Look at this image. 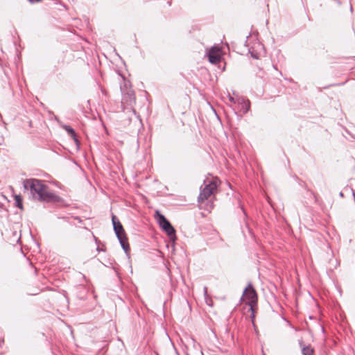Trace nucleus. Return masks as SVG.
<instances>
[{
  "label": "nucleus",
  "instance_id": "nucleus-1",
  "mask_svg": "<svg viewBox=\"0 0 355 355\" xmlns=\"http://www.w3.org/2000/svg\"><path fill=\"white\" fill-rule=\"evenodd\" d=\"M24 188L30 190L33 198L40 202L58 203L62 202V198L54 192L49 191V187L44 181L36 178L26 179L23 182Z\"/></svg>",
  "mask_w": 355,
  "mask_h": 355
},
{
  "label": "nucleus",
  "instance_id": "nucleus-2",
  "mask_svg": "<svg viewBox=\"0 0 355 355\" xmlns=\"http://www.w3.org/2000/svg\"><path fill=\"white\" fill-rule=\"evenodd\" d=\"M111 217L114 233L120 243L122 249L124 250L127 256H128L130 248L124 228L116 215L112 214Z\"/></svg>",
  "mask_w": 355,
  "mask_h": 355
},
{
  "label": "nucleus",
  "instance_id": "nucleus-3",
  "mask_svg": "<svg viewBox=\"0 0 355 355\" xmlns=\"http://www.w3.org/2000/svg\"><path fill=\"white\" fill-rule=\"evenodd\" d=\"M155 218L162 231L166 233L169 240L174 243L177 240L176 231L170 221L159 211H155Z\"/></svg>",
  "mask_w": 355,
  "mask_h": 355
},
{
  "label": "nucleus",
  "instance_id": "nucleus-4",
  "mask_svg": "<svg viewBox=\"0 0 355 355\" xmlns=\"http://www.w3.org/2000/svg\"><path fill=\"white\" fill-rule=\"evenodd\" d=\"M217 189V184L214 181H210L205 186L203 189L200 190L199 196L198 198V202H202L205 200H207L214 191Z\"/></svg>",
  "mask_w": 355,
  "mask_h": 355
},
{
  "label": "nucleus",
  "instance_id": "nucleus-5",
  "mask_svg": "<svg viewBox=\"0 0 355 355\" xmlns=\"http://www.w3.org/2000/svg\"><path fill=\"white\" fill-rule=\"evenodd\" d=\"M208 60L213 64H217L222 60L221 49L218 45L211 47L206 53Z\"/></svg>",
  "mask_w": 355,
  "mask_h": 355
},
{
  "label": "nucleus",
  "instance_id": "nucleus-6",
  "mask_svg": "<svg viewBox=\"0 0 355 355\" xmlns=\"http://www.w3.org/2000/svg\"><path fill=\"white\" fill-rule=\"evenodd\" d=\"M243 295H245L246 299L248 300V304L249 306L257 305L258 300L257 293L251 283H249L245 288Z\"/></svg>",
  "mask_w": 355,
  "mask_h": 355
},
{
  "label": "nucleus",
  "instance_id": "nucleus-7",
  "mask_svg": "<svg viewBox=\"0 0 355 355\" xmlns=\"http://www.w3.org/2000/svg\"><path fill=\"white\" fill-rule=\"evenodd\" d=\"M6 238L7 239L8 243L15 245L20 241L21 234L18 232L17 229L13 227L12 229H10V231H6Z\"/></svg>",
  "mask_w": 355,
  "mask_h": 355
},
{
  "label": "nucleus",
  "instance_id": "nucleus-8",
  "mask_svg": "<svg viewBox=\"0 0 355 355\" xmlns=\"http://www.w3.org/2000/svg\"><path fill=\"white\" fill-rule=\"evenodd\" d=\"M122 103L126 104L128 106L133 107L136 103V97L135 92L132 89H128L126 92H122Z\"/></svg>",
  "mask_w": 355,
  "mask_h": 355
},
{
  "label": "nucleus",
  "instance_id": "nucleus-9",
  "mask_svg": "<svg viewBox=\"0 0 355 355\" xmlns=\"http://www.w3.org/2000/svg\"><path fill=\"white\" fill-rule=\"evenodd\" d=\"M299 345L301 347L302 355H313L314 349L311 347V345L310 344H309L307 345H304L303 344L302 340H300Z\"/></svg>",
  "mask_w": 355,
  "mask_h": 355
},
{
  "label": "nucleus",
  "instance_id": "nucleus-10",
  "mask_svg": "<svg viewBox=\"0 0 355 355\" xmlns=\"http://www.w3.org/2000/svg\"><path fill=\"white\" fill-rule=\"evenodd\" d=\"M240 110L243 114H246L250 109V102L249 100L242 98L239 103Z\"/></svg>",
  "mask_w": 355,
  "mask_h": 355
},
{
  "label": "nucleus",
  "instance_id": "nucleus-11",
  "mask_svg": "<svg viewBox=\"0 0 355 355\" xmlns=\"http://www.w3.org/2000/svg\"><path fill=\"white\" fill-rule=\"evenodd\" d=\"M15 205L16 207L23 209V198L20 195H16L15 196Z\"/></svg>",
  "mask_w": 355,
  "mask_h": 355
},
{
  "label": "nucleus",
  "instance_id": "nucleus-12",
  "mask_svg": "<svg viewBox=\"0 0 355 355\" xmlns=\"http://www.w3.org/2000/svg\"><path fill=\"white\" fill-rule=\"evenodd\" d=\"M62 128L67 132V133L71 137H74L76 134L75 130L69 125H62Z\"/></svg>",
  "mask_w": 355,
  "mask_h": 355
},
{
  "label": "nucleus",
  "instance_id": "nucleus-13",
  "mask_svg": "<svg viewBox=\"0 0 355 355\" xmlns=\"http://www.w3.org/2000/svg\"><path fill=\"white\" fill-rule=\"evenodd\" d=\"M249 311L251 312L250 318H251L252 320H253L254 319V318H255V313H254V306H252V305L250 306Z\"/></svg>",
  "mask_w": 355,
  "mask_h": 355
},
{
  "label": "nucleus",
  "instance_id": "nucleus-14",
  "mask_svg": "<svg viewBox=\"0 0 355 355\" xmlns=\"http://www.w3.org/2000/svg\"><path fill=\"white\" fill-rule=\"evenodd\" d=\"M71 138L73 139V140L74 141V142L76 143V144L79 146H80V141L78 139V137H77V134L75 135L74 137H71Z\"/></svg>",
  "mask_w": 355,
  "mask_h": 355
},
{
  "label": "nucleus",
  "instance_id": "nucleus-15",
  "mask_svg": "<svg viewBox=\"0 0 355 355\" xmlns=\"http://www.w3.org/2000/svg\"><path fill=\"white\" fill-rule=\"evenodd\" d=\"M240 207H241V210H242V211H243V214L245 215V217H247V212H246V211H245V209L244 207H243V205H241V206H240Z\"/></svg>",
  "mask_w": 355,
  "mask_h": 355
},
{
  "label": "nucleus",
  "instance_id": "nucleus-16",
  "mask_svg": "<svg viewBox=\"0 0 355 355\" xmlns=\"http://www.w3.org/2000/svg\"><path fill=\"white\" fill-rule=\"evenodd\" d=\"M31 3H35L42 1V0H28Z\"/></svg>",
  "mask_w": 355,
  "mask_h": 355
},
{
  "label": "nucleus",
  "instance_id": "nucleus-17",
  "mask_svg": "<svg viewBox=\"0 0 355 355\" xmlns=\"http://www.w3.org/2000/svg\"><path fill=\"white\" fill-rule=\"evenodd\" d=\"M78 288L83 289V290H85V292H86V293L87 292V289L84 286H83V285H79V286H78Z\"/></svg>",
  "mask_w": 355,
  "mask_h": 355
},
{
  "label": "nucleus",
  "instance_id": "nucleus-18",
  "mask_svg": "<svg viewBox=\"0 0 355 355\" xmlns=\"http://www.w3.org/2000/svg\"><path fill=\"white\" fill-rule=\"evenodd\" d=\"M251 55L254 59H258V55L257 54L251 53Z\"/></svg>",
  "mask_w": 355,
  "mask_h": 355
},
{
  "label": "nucleus",
  "instance_id": "nucleus-19",
  "mask_svg": "<svg viewBox=\"0 0 355 355\" xmlns=\"http://www.w3.org/2000/svg\"><path fill=\"white\" fill-rule=\"evenodd\" d=\"M204 293H205V295H207V287H206V286L204 287Z\"/></svg>",
  "mask_w": 355,
  "mask_h": 355
},
{
  "label": "nucleus",
  "instance_id": "nucleus-20",
  "mask_svg": "<svg viewBox=\"0 0 355 355\" xmlns=\"http://www.w3.org/2000/svg\"><path fill=\"white\" fill-rule=\"evenodd\" d=\"M339 196L340 197H344V193L342 191H340V193H339Z\"/></svg>",
  "mask_w": 355,
  "mask_h": 355
},
{
  "label": "nucleus",
  "instance_id": "nucleus-21",
  "mask_svg": "<svg viewBox=\"0 0 355 355\" xmlns=\"http://www.w3.org/2000/svg\"><path fill=\"white\" fill-rule=\"evenodd\" d=\"M1 197L5 198V199H7L6 196L5 195L2 194V193H1Z\"/></svg>",
  "mask_w": 355,
  "mask_h": 355
},
{
  "label": "nucleus",
  "instance_id": "nucleus-22",
  "mask_svg": "<svg viewBox=\"0 0 355 355\" xmlns=\"http://www.w3.org/2000/svg\"><path fill=\"white\" fill-rule=\"evenodd\" d=\"M80 298L82 299V300L86 299V297L85 296H80Z\"/></svg>",
  "mask_w": 355,
  "mask_h": 355
},
{
  "label": "nucleus",
  "instance_id": "nucleus-23",
  "mask_svg": "<svg viewBox=\"0 0 355 355\" xmlns=\"http://www.w3.org/2000/svg\"><path fill=\"white\" fill-rule=\"evenodd\" d=\"M3 73H4V74H5L6 76H8V73H7V71H6V70H3Z\"/></svg>",
  "mask_w": 355,
  "mask_h": 355
},
{
  "label": "nucleus",
  "instance_id": "nucleus-24",
  "mask_svg": "<svg viewBox=\"0 0 355 355\" xmlns=\"http://www.w3.org/2000/svg\"><path fill=\"white\" fill-rule=\"evenodd\" d=\"M98 251H103V249H101L99 247L97 248Z\"/></svg>",
  "mask_w": 355,
  "mask_h": 355
},
{
  "label": "nucleus",
  "instance_id": "nucleus-25",
  "mask_svg": "<svg viewBox=\"0 0 355 355\" xmlns=\"http://www.w3.org/2000/svg\"><path fill=\"white\" fill-rule=\"evenodd\" d=\"M350 11L352 12L353 11V8L352 6H350Z\"/></svg>",
  "mask_w": 355,
  "mask_h": 355
},
{
  "label": "nucleus",
  "instance_id": "nucleus-26",
  "mask_svg": "<svg viewBox=\"0 0 355 355\" xmlns=\"http://www.w3.org/2000/svg\"><path fill=\"white\" fill-rule=\"evenodd\" d=\"M230 100L233 101H234L233 97H231V96H230Z\"/></svg>",
  "mask_w": 355,
  "mask_h": 355
},
{
  "label": "nucleus",
  "instance_id": "nucleus-27",
  "mask_svg": "<svg viewBox=\"0 0 355 355\" xmlns=\"http://www.w3.org/2000/svg\"><path fill=\"white\" fill-rule=\"evenodd\" d=\"M338 5H340L341 4V2L340 1H338Z\"/></svg>",
  "mask_w": 355,
  "mask_h": 355
},
{
  "label": "nucleus",
  "instance_id": "nucleus-28",
  "mask_svg": "<svg viewBox=\"0 0 355 355\" xmlns=\"http://www.w3.org/2000/svg\"><path fill=\"white\" fill-rule=\"evenodd\" d=\"M200 354L203 355V352L202 351H200Z\"/></svg>",
  "mask_w": 355,
  "mask_h": 355
},
{
  "label": "nucleus",
  "instance_id": "nucleus-29",
  "mask_svg": "<svg viewBox=\"0 0 355 355\" xmlns=\"http://www.w3.org/2000/svg\"><path fill=\"white\" fill-rule=\"evenodd\" d=\"M1 62L3 61V57L2 56H1Z\"/></svg>",
  "mask_w": 355,
  "mask_h": 355
}]
</instances>
